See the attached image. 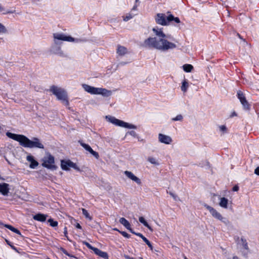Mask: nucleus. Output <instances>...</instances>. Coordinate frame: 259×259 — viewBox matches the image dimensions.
Returning a JSON list of instances; mask_svg holds the SVG:
<instances>
[{
  "mask_svg": "<svg viewBox=\"0 0 259 259\" xmlns=\"http://www.w3.org/2000/svg\"><path fill=\"white\" fill-rule=\"evenodd\" d=\"M7 136L9 138L19 142L20 144L24 147L28 148L37 147L39 148H44L43 145L37 139H34L33 141H31L23 135H17L11 133H7Z\"/></svg>",
  "mask_w": 259,
  "mask_h": 259,
  "instance_id": "1",
  "label": "nucleus"
},
{
  "mask_svg": "<svg viewBox=\"0 0 259 259\" xmlns=\"http://www.w3.org/2000/svg\"><path fill=\"white\" fill-rule=\"evenodd\" d=\"M145 46L153 47L159 50H167L176 48L175 44L167 41L162 38L156 40L155 38H149L145 41Z\"/></svg>",
  "mask_w": 259,
  "mask_h": 259,
  "instance_id": "2",
  "label": "nucleus"
},
{
  "mask_svg": "<svg viewBox=\"0 0 259 259\" xmlns=\"http://www.w3.org/2000/svg\"><path fill=\"white\" fill-rule=\"evenodd\" d=\"M50 91L57 97L58 99L62 101L64 105H69L67 93L64 89L53 85L51 87Z\"/></svg>",
  "mask_w": 259,
  "mask_h": 259,
  "instance_id": "3",
  "label": "nucleus"
},
{
  "mask_svg": "<svg viewBox=\"0 0 259 259\" xmlns=\"http://www.w3.org/2000/svg\"><path fill=\"white\" fill-rule=\"evenodd\" d=\"M83 88L88 92L97 95H102L104 97H108L111 95V91L103 88H96L89 85L83 84Z\"/></svg>",
  "mask_w": 259,
  "mask_h": 259,
  "instance_id": "4",
  "label": "nucleus"
},
{
  "mask_svg": "<svg viewBox=\"0 0 259 259\" xmlns=\"http://www.w3.org/2000/svg\"><path fill=\"white\" fill-rule=\"evenodd\" d=\"M41 161L42 165L48 169L55 170L57 168V166L55 164L54 157L50 154L45 156L41 160Z\"/></svg>",
  "mask_w": 259,
  "mask_h": 259,
  "instance_id": "5",
  "label": "nucleus"
},
{
  "mask_svg": "<svg viewBox=\"0 0 259 259\" xmlns=\"http://www.w3.org/2000/svg\"><path fill=\"white\" fill-rule=\"evenodd\" d=\"M83 243L90 249L93 250L95 254L103 259H109L108 253L98 248L95 247L90 245L89 243L84 242Z\"/></svg>",
  "mask_w": 259,
  "mask_h": 259,
  "instance_id": "6",
  "label": "nucleus"
},
{
  "mask_svg": "<svg viewBox=\"0 0 259 259\" xmlns=\"http://www.w3.org/2000/svg\"><path fill=\"white\" fill-rule=\"evenodd\" d=\"M61 167L64 170H70L71 168H73L77 170H79L77 165L69 159H64L61 160Z\"/></svg>",
  "mask_w": 259,
  "mask_h": 259,
  "instance_id": "7",
  "label": "nucleus"
},
{
  "mask_svg": "<svg viewBox=\"0 0 259 259\" xmlns=\"http://www.w3.org/2000/svg\"><path fill=\"white\" fill-rule=\"evenodd\" d=\"M106 119L109 122L117 125L120 126L124 127L129 128H134L135 126L133 125L128 124V123L125 122L123 121L119 120L111 116H106Z\"/></svg>",
  "mask_w": 259,
  "mask_h": 259,
  "instance_id": "8",
  "label": "nucleus"
},
{
  "mask_svg": "<svg viewBox=\"0 0 259 259\" xmlns=\"http://www.w3.org/2000/svg\"><path fill=\"white\" fill-rule=\"evenodd\" d=\"M10 191V186L6 183H0V193L4 196H8Z\"/></svg>",
  "mask_w": 259,
  "mask_h": 259,
  "instance_id": "9",
  "label": "nucleus"
},
{
  "mask_svg": "<svg viewBox=\"0 0 259 259\" xmlns=\"http://www.w3.org/2000/svg\"><path fill=\"white\" fill-rule=\"evenodd\" d=\"M206 207L214 217L221 221L223 220V216L215 209L208 205L206 206Z\"/></svg>",
  "mask_w": 259,
  "mask_h": 259,
  "instance_id": "10",
  "label": "nucleus"
},
{
  "mask_svg": "<svg viewBox=\"0 0 259 259\" xmlns=\"http://www.w3.org/2000/svg\"><path fill=\"white\" fill-rule=\"evenodd\" d=\"M26 159L30 162V168L34 169L38 165V162L34 159V158L32 155H27Z\"/></svg>",
  "mask_w": 259,
  "mask_h": 259,
  "instance_id": "11",
  "label": "nucleus"
},
{
  "mask_svg": "<svg viewBox=\"0 0 259 259\" xmlns=\"http://www.w3.org/2000/svg\"><path fill=\"white\" fill-rule=\"evenodd\" d=\"M156 21L157 23L162 25H167V21L165 19L164 15L162 14H158L156 17Z\"/></svg>",
  "mask_w": 259,
  "mask_h": 259,
  "instance_id": "12",
  "label": "nucleus"
},
{
  "mask_svg": "<svg viewBox=\"0 0 259 259\" xmlns=\"http://www.w3.org/2000/svg\"><path fill=\"white\" fill-rule=\"evenodd\" d=\"M79 143L82 147H83L86 150L90 152L96 158L98 159L99 157V154L97 152L94 151L89 145L86 144L82 142H79Z\"/></svg>",
  "mask_w": 259,
  "mask_h": 259,
  "instance_id": "13",
  "label": "nucleus"
},
{
  "mask_svg": "<svg viewBox=\"0 0 259 259\" xmlns=\"http://www.w3.org/2000/svg\"><path fill=\"white\" fill-rule=\"evenodd\" d=\"M124 174L130 179L132 180L135 181L138 184H140L141 182L140 179H139L138 177H137L136 176L134 175L133 173H132L131 171H125Z\"/></svg>",
  "mask_w": 259,
  "mask_h": 259,
  "instance_id": "14",
  "label": "nucleus"
},
{
  "mask_svg": "<svg viewBox=\"0 0 259 259\" xmlns=\"http://www.w3.org/2000/svg\"><path fill=\"white\" fill-rule=\"evenodd\" d=\"M54 38L58 39L64 40V41H73L74 38L70 36H66L62 34H55Z\"/></svg>",
  "mask_w": 259,
  "mask_h": 259,
  "instance_id": "15",
  "label": "nucleus"
},
{
  "mask_svg": "<svg viewBox=\"0 0 259 259\" xmlns=\"http://www.w3.org/2000/svg\"><path fill=\"white\" fill-rule=\"evenodd\" d=\"M238 98L240 99V102L245 108H248V105L247 101L246 100L244 95L241 92L238 93Z\"/></svg>",
  "mask_w": 259,
  "mask_h": 259,
  "instance_id": "16",
  "label": "nucleus"
},
{
  "mask_svg": "<svg viewBox=\"0 0 259 259\" xmlns=\"http://www.w3.org/2000/svg\"><path fill=\"white\" fill-rule=\"evenodd\" d=\"M238 98L240 99V102L245 108H248V105L247 101L246 100L244 95L241 92L238 93Z\"/></svg>",
  "mask_w": 259,
  "mask_h": 259,
  "instance_id": "17",
  "label": "nucleus"
},
{
  "mask_svg": "<svg viewBox=\"0 0 259 259\" xmlns=\"http://www.w3.org/2000/svg\"><path fill=\"white\" fill-rule=\"evenodd\" d=\"M33 218L34 220L37 221L45 222L46 220L47 215L44 214L38 213L33 215Z\"/></svg>",
  "mask_w": 259,
  "mask_h": 259,
  "instance_id": "18",
  "label": "nucleus"
},
{
  "mask_svg": "<svg viewBox=\"0 0 259 259\" xmlns=\"http://www.w3.org/2000/svg\"><path fill=\"white\" fill-rule=\"evenodd\" d=\"M159 139L161 142L165 144H169L171 141V139L169 137L163 135L162 134L159 135Z\"/></svg>",
  "mask_w": 259,
  "mask_h": 259,
  "instance_id": "19",
  "label": "nucleus"
},
{
  "mask_svg": "<svg viewBox=\"0 0 259 259\" xmlns=\"http://www.w3.org/2000/svg\"><path fill=\"white\" fill-rule=\"evenodd\" d=\"M153 31L155 33L156 35L159 37L164 38L166 36L165 34L163 32L161 29L153 28Z\"/></svg>",
  "mask_w": 259,
  "mask_h": 259,
  "instance_id": "20",
  "label": "nucleus"
},
{
  "mask_svg": "<svg viewBox=\"0 0 259 259\" xmlns=\"http://www.w3.org/2000/svg\"><path fill=\"white\" fill-rule=\"evenodd\" d=\"M119 222L120 224L123 225L124 227H125L127 229L131 230L130 228V224L129 222L124 218H121L119 219Z\"/></svg>",
  "mask_w": 259,
  "mask_h": 259,
  "instance_id": "21",
  "label": "nucleus"
},
{
  "mask_svg": "<svg viewBox=\"0 0 259 259\" xmlns=\"http://www.w3.org/2000/svg\"><path fill=\"white\" fill-rule=\"evenodd\" d=\"M117 52L120 55H123L126 53L127 50L124 47L118 46Z\"/></svg>",
  "mask_w": 259,
  "mask_h": 259,
  "instance_id": "22",
  "label": "nucleus"
},
{
  "mask_svg": "<svg viewBox=\"0 0 259 259\" xmlns=\"http://www.w3.org/2000/svg\"><path fill=\"white\" fill-rule=\"evenodd\" d=\"M183 68L184 71L187 72H191L193 69V66L190 64H185L183 65Z\"/></svg>",
  "mask_w": 259,
  "mask_h": 259,
  "instance_id": "23",
  "label": "nucleus"
},
{
  "mask_svg": "<svg viewBox=\"0 0 259 259\" xmlns=\"http://www.w3.org/2000/svg\"><path fill=\"white\" fill-rule=\"evenodd\" d=\"M228 200L225 198H222L220 202V205L222 207L226 208L227 207Z\"/></svg>",
  "mask_w": 259,
  "mask_h": 259,
  "instance_id": "24",
  "label": "nucleus"
},
{
  "mask_svg": "<svg viewBox=\"0 0 259 259\" xmlns=\"http://www.w3.org/2000/svg\"><path fill=\"white\" fill-rule=\"evenodd\" d=\"M5 227H6L7 228H8L9 229L12 231L13 232H14L18 234L21 235L20 232L17 229L14 228L13 226L9 225H5Z\"/></svg>",
  "mask_w": 259,
  "mask_h": 259,
  "instance_id": "25",
  "label": "nucleus"
},
{
  "mask_svg": "<svg viewBox=\"0 0 259 259\" xmlns=\"http://www.w3.org/2000/svg\"><path fill=\"white\" fill-rule=\"evenodd\" d=\"M139 221L141 223L143 224L147 228H148L150 230H152L151 227L149 226V225L148 224V223H147V222L145 221V219L143 217H140Z\"/></svg>",
  "mask_w": 259,
  "mask_h": 259,
  "instance_id": "26",
  "label": "nucleus"
},
{
  "mask_svg": "<svg viewBox=\"0 0 259 259\" xmlns=\"http://www.w3.org/2000/svg\"><path fill=\"white\" fill-rule=\"evenodd\" d=\"M167 20L168 21H170L171 20H174L176 22H177L178 23H179L180 22V20H179V19L178 18H177V17L175 18L172 15H169V16H168L167 18Z\"/></svg>",
  "mask_w": 259,
  "mask_h": 259,
  "instance_id": "27",
  "label": "nucleus"
},
{
  "mask_svg": "<svg viewBox=\"0 0 259 259\" xmlns=\"http://www.w3.org/2000/svg\"><path fill=\"white\" fill-rule=\"evenodd\" d=\"M189 84L188 82L185 80L183 81L182 83V85L181 87V89L184 92H186L187 88H188Z\"/></svg>",
  "mask_w": 259,
  "mask_h": 259,
  "instance_id": "28",
  "label": "nucleus"
},
{
  "mask_svg": "<svg viewBox=\"0 0 259 259\" xmlns=\"http://www.w3.org/2000/svg\"><path fill=\"white\" fill-rule=\"evenodd\" d=\"M82 214L88 219H89L90 220H92V217L90 215L89 213L88 212V211L85 209L84 208L82 209Z\"/></svg>",
  "mask_w": 259,
  "mask_h": 259,
  "instance_id": "29",
  "label": "nucleus"
},
{
  "mask_svg": "<svg viewBox=\"0 0 259 259\" xmlns=\"http://www.w3.org/2000/svg\"><path fill=\"white\" fill-rule=\"evenodd\" d=\"M148 161L150 162H151V163L155 164V165H158L159 164L158 161L156 159V158H155L154 157H149Z\"/></svg>",
  "mask_w": 259,
  "mask_h": 259,
  "instance_id": "30",
  "label": "nucleus"
},
{
  "mask_svg": "<svg viewBox=\"0 0 259 259\" xmlns=\"http://www.w3.org/2000/svg\"><path fill=\"white\" fill-rule=\"evenodd\" d=\"M139 236L143 239V240L149 246V247H150V248L151 249H152V246L151 244V243H150V242L145 237H144L142 235L140 234V235H139Z\"/></svg>",
  "mask_w": 259,
  "mask_h": 259,
  "instance_id": "31",
  "label": "nucleus"
},
{
  "mask_svg": "<svg viewBox=\"0 0 259 259\" xmlns=\"http://www.w3.org/2000/svg\"><path fill=\"white\" fill-rule=\"evenodd\" d=\"M48 222L50 223V224L52 227H56L58 225V223L56 221H54L52 219H49L48 220Z\"/></svg>",
  "mask_w": 259,
  "mask_h": 259,
  "instance_id": "32",
  "label": "nucleus"
},
{
  "mask_svg": "<svg viewBox=\"0 0 259 259\" xmlns=\"http://www.w3.org/2000/svg\"><path fill=\"white\" fill-rule=\"evenodd\" d=\"M7 31V29L5 27L0 23V33H5Z\"/></svg>",
  "mask_w": 259,
  "mask_h": 259,
  "instance_id": "33",
  "label": "nucleus"
},
{
  "mask_svg": "<svg viewBox=\"0 0 259 259\" xmlns=\"http://www.w3.org/2000/svg\"><path fill=\"white\" fill-rule=\"evenodd\" d=\"M121 234L125 237L129 238L130 235L125 232H120Z\"/></svg>",
  "mask_w": 259,
  "mask_h": 259,
  "instance_id": "34",
  "label": "nucleus"
},
{
  "mask_svg": "<svg viewBox=\"0 0 259 259\" xmlns=\"http://www.w3.org/2000/svg\"><path fill=\"white\" fill-rule=\"evenodd\" d=\"M182 119V116L181 115H178L177 116L176 118H173L174 120H180Z\"/></svg>",
  "mask_w": 259,
  "mask_h": 259,
  "instance_id": "35",
  "label": "nucleus"
},
{
  "mask_svg": "<svg viewBox=\"0 0 259 259\" xmlns=\"http://www.w3.org/2000/svg\"><path fill=\"white\" fill-rule=\"evenodd\" d=\"M132 18V16L131 15H129L128 16H127L126 17H124V20L125 21H127L128 20H129L130 19H131Z\"/></svg>",
  "mask_w": 259,
  "mask_h": 259,
  "instance_id": "36",
  "label": "nucleus"
},
{
  "mask_svg": "<svg viewBox=\"0 0 259 259\" xmlns=\"http://www.w3.org/2000/svg\"><path fill=\"white\" fill-rule=\"evenodd\" d=\"M62 251H63V252L65 254H66V255H67L68 256H71V257H73V256L70 255V254H69V253H68V252H67L65 250H64V249H62Z\"/></svg>",
  "mask_w": 259,
  "mask_h": 259,
  "instance_id": "37",
  "label": "nucleus"
},
{
  "mask_svg": "<svg viewBox=\"0 0 259 259\" xmlns=\"http://www.w3.org/2000/svg\"><path fill=\"white\" fill-rule=\"evenodd\" d=\"M255 173L257 175H259V167H257L255 169Z\"/></svg>",
  "mask_w": 259,
  "mask_h": 259,
  "instance_id": "38",
  "label": "nucleus"
},
{
  "mask_svg": "<svg viewBox=\"0 0 259 259\" xmlns=\"http://www.w3.org/2000/svg\"><path fill=\"white\" fill-rule=\"evenodd\" d=\"M238 190V186H235L233 187V190L235 191H237Z\"/></svg>",
  "mask_w": 259,
  "mask_h": 259,
  "instance_id": "39",
  "label": "nucleus"
},
{
  "mask_svg": "<svg viewBox=\"0 0 259 259\" xmlns=\"http://www.w3.org/2000/svg\"><path fill=\"white\" fill-rule=\"evenodd\" d=\"M125 259H135L133 257H130V256H129L128 255L125 256Z\"/></svg>",
  "mask_w": 259,
  "mask_h": 259,
  "instance_id": "40",
  "label": "nucleus"
},
{
  "mask_svg": "<svg viewBox=\"0 0 259 259\" xmlns=\"http://www.w3.org/2000/svg\"><path fill=\"white\" fill-rule=\"evenodd\" d=\"M225 128H226V127H225V126H224V125H223V126H222L221 127V130H222V131L225 130Z\"/></svg>",
  "mask_w": 259,
  "mask_h": 259,
  "instance_id": "41",
  "label": "nucleus"
},
{
  "mask_svg": "<svg viewBox=\"0 0 259 259\" xmlns=\"http://www.w3.org/2000/svg\"><path fill=\"white\" fill-rule=\"evenodd\" d=\"M76 227H77V228H78V229H81V226H80L79 224H77L76 225Z\"/></svg>",
  "mask_w": 259,
  "mask_h": 259,
  "instance_id": "42",
  "label": "nucleus"
},
{
  "mask_svg": "<svg viewBox=\"0 0 259 259\" xmlns=\"http://www.w3.org/2000/svg\"><path fill=\"white\" fill-rule=\"evenodd\" d=\"M233 259H239V258L237 256H234V257H233Z\"/></svg>",
  "mask_w": 259,
  "mask_h": 259,
  "instance_id": "43",
  "label": "nucleus"
},
{
  "mask_svg": "<svg viewBox=\"0 0 259 259\" xmlns=\"http://www.w3.org/2000/svg\"><path fill=\"white\" fill-rule=\"evenodd\" d=\"M233 115H236V113H235V112H233Z\"/></svg>",
  "mask_w": 259,
  "mask_h": 259,
  "instance_id": "44",
  "label": "nucleus"
},
{
  "mask_svg": "<svg viewBox=\"0 0 259 259\" xmlns=\"http://www.w3.org/2000/svg\"><path fill=\"white\" fill-rule=\"evenodd\" d=\"M1 130H2V127H1V126H0V131H1Z\"/></svg>",
  "mask_w": 259,
  "mask_h": 259,
  "instance_id": "45",
  "label": "nucleus"
}]
</instances>
